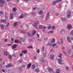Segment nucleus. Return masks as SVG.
<instances>
[{
	"mask_svg": "<svg viewBox=\"0 0 73 73\" xmlns=\"http://www.w3.org/2000/svg\"><path fill=\"white\" fill-rule=\"evenodd\" d=\"M22 53H24V54H26L27 53V50H23L22 51Z\"/></svg>",
	"mask_w": 73,
	"mask_h": 73,
	"instance_id": "32",
	"label": "nucleus"
},
{
	"mask_svg": "<svg viewBox=\"0 0 73 73\" xmlns=\"http://www.w3.org/2000/svg\"><path fill=\"white\" fill-rule=\"evenodd\" d=\"M55 39H54V38H52L51 40V42L52 43H54V42H55Z\"/></svg>",
	"mask_w": 73,
	"mask_h": 73,
	"instance_id": "23",
	"label": "nucleus"
},
{
	"mask_svg": "<svg viewBox=\"0 0 73 73\" xmlns=\"http://www.w3.org/2000/svg\"><path fill=\"white\" fill-rule=\"evenodd\" d=\"M52 29H55V27L54 26H52L51 27Z\"/></svg>",
	"mask_w": 73,
	"mask_h": 73,
	"instance_id": "44",
	"label": "nucleus"
},
{
	"mask_svg": "<svg viewBox=\"0 0 73 73\" xmlns=\"http://www.w3.org/2000/svg\"><path fill=\"white\" fill-rule=\"evenodd\" d=\"M22 68H25V65H23L22 66Z\"/></svg>",
	"mask_w": 73,
	"mask_h": 73,
	"instance_id": "63",
	"label": "nucleus"
},
{
	"mask_svg": "<svg viewBox=\"0 0 73 73\" xmlns=\"http://www.w3.org/2000/svg\"><path fill=\"white\" fill-rule=\"evenodd\" d=\"M23 62V60L21 59H20L18 61V62L19 63H21Z\"/></svg>",
	"mask_w": 73,
	"mask_h": 73,
	"instance_id": "31",
	"label": "nucleus"
},
{
	"mask_svg": "<svg viewBox=\"0 0 73 73\" xmlns=\"http://www.w3.org/2000/svg\"><path fill=\"white\" fill-rule=\"evenodd\" d=\"M32 64L31 63H29L28 65L27 66V69H29L30 68H31V65Z\"/></svg>",
	"mask_w": 73,
	"mask_h": 73,
	"instance_id": "15",
	"label": "nucleus"
},
{
	"mask_svg": "<svg viewBox=\"0 0 73 73\" xmlns=\"http://www.w3.org/2000/svg\"><path fill=\"white\" fill-rule=\"evenodd\" d=\"M60 33L62 34H64L65 33V30L63 29H62L60 31Z\"/></svg>",
	"mask_w": 73,
	"mask_h": 73,
	"instance_id": "19",
	"label": "nucleus"
},
{
	"mask_svg": "<svg viewBox=\"0 0 73 73\" xmlns=\"http://www.w3.org/2000/svg\"><path fill=\"white\" fill-rule=\"evenodd\" d=\"M37 9V7H34L33 8V10H35V9Z\"/></svg>",
	"mask_w": 73,
	"mask_h": 73,
	"instance_id": "60",
	"label": "nucleus"
},
{
	"mask_svg": "<svg viewBox=\"0 0 73 73\" xmlns=\"http://www.w3.org/2000/svg\"><path fill=\"white\" fill-rule=\"evenodd\" d=\"M56 45H57V44H56V43L54 44H52V46L53 47H54L55 46H56Z\"/></svg>",
	"mask_w": 73,
	"mask_h": 73,
	"instance_id": "47",
	"label": "nucleus"
},
{
	"mask_svg": "<svg viewBox=\"0 0 73 73\" xmlns=\"http://www.w3.org/2000/svg\"><path fill=\"white\" fill-rule=\"evenodd\" d=\"M54 55L53 54H51L50 55V60H53L54 58Z\"/></svg>",
	"mask_w": 73,
	"mask_h": 73,
	"instance_id": "12",
	"label": "nucleus"
},
{
	"mask_svg": "<svg viewBox=\"0 0 73 73\" xmlns=\"http://www.w3.org/2000/svg\"><path fill=\"white\" fill-rule=\"evenodd\" d=\"M13 14L12 13L10 14V19H13Z\"/></svg>",
	"mask_w": 73,
	"mask_h": 73,
	"instance_id": "11",
	"label": "nucleus"
},
{
	"mask_svg": "<svg viewBox=\"0 0 73 73\" xmlns=\"http://www.w3.org/2000/svg\"><path fill=\"white\" fill-rule=\"evenodd\" d=\"M61 19V20H62L63 21H65L66 20V19L65 18H63V17H62Z\"/></svg>",
	"mask_w": 73,
	"mask_h": 73,
	"instance_id": "21",
	"label": "nucleus"
},
{
	"mask_svg": "<svg viewBox=\"0 0 73 73\" xmlns=\"http://www.w3.org/2000/svg\"><path fill=\"white\" fill-rule=\"evenodd\" d=\"M61 72V70H60L59 69H56V73H60Z\"/></svg>",
	"mask_w": 73,
	"mask_h": 73,
	"instance_id": "18",
	"label": "nucleus"
},
{
	"mask_svg": "<svg viewBox=\"0 0 73 73\" xmlns=\"http://www.w3.org/2000/svg\"><path fill=\"white\" fill-rule=\"evenodd\" d=\"M8 46H11L12 44H8L7 45Z\"/></svg>",
	"mask_w": 73,
	"mask_h": 73,
	"instance_id": "64",
	"label": "nucleus"
},
{
	"mask_svg": "<svg viewBox=\"0 0 73 73\" xmlns=\"http://www.w3.org/2000/svg\"><path fill=\"white\" fill-rule=\"evenodd\" d=\"M8 57L10 59H12V56L10 55H9L8 56Z\"/></svg>",
	"mask_w": 73,
	"mask_h": 73,
	"instance_id": "39",
	"label": "nucleus"
},
{
	"mask_svg": "<svg viewBox=\"0 0 73 73\" xmlns=\"http://www.w3.org/2000/svg\"><path fill=\"white\" fill-rule=\"evenodd\" d=\"M23 54L21 53L20 54V56H23Z\"/></svg>",
	"mask_w": 73,
	"mask_h": 73,
	"instance_id": "59",
	"label": "nucleus"
},
{
	"mask_svg": "<svg viewBox=\"0 0 73 73\" xmlns=\"http://www.w3.org/2000/svg\"><path fill=\"white\" fill-rule=\"evenodd\" d=\"M67 27L68 29H70L72 28V25H71L70 24L68 25L67 26Z\"/></svg>",
	"mask_w": 73,
	"mask_h": 73,
	"instance_id": "13",
	"label": "nucleus"
},
{
	"mask_svg": "<svg viewBox=\"0 0 73 73\" xmlns=\"http://www.w3.org/2000/svg\"><path fill=\"white\" fill-rule=\"evenodd\" d=\"M0 14H4V12L3 11H0Z\"/></svg>",
	"mask_w": 73,
	"mask_h": 73,
	"instance_id": "57",
	"label": "nucleus"
},
{
	"mask_svg": "<svg viewBox=\"0 0 73 73\" xmlns=\"http://www.w3.org/2000/svg\"><path fill=\"white\" fill-rule=\"evenodd\" d=\"M46 53H44L43 54V56L44 57H46Z\"/></svg>",
	"mask_w": 73,
	"mask_h": 73,
	"instance_id": "42",
	"label": "nucleus"
},
{
	"mask_svg": "<svg viewBox=\"0 0 73 73\" xmlns=\"http://www.w3.org/2000/svg\"><path fill=\"white\" fill-rule=\"evenodd\" d=\"M13 65H12V64H9L6 65V68H10V67H13Z\"/></svg>",
	"mask_w": 73,
	"mask_h": 73,
	"instance_id": "10",
	"label": "nucleus"
},
{
	"mask_svg": "<svg viewBox=\"0 0 73 73\" xmlns=\"http://www.w3.org/2000/svg\"><path fill=\"white\" fill-rule=\"evenodd\" d=\"M18 70L19 73H21L23 72V70H22V68H21L19 67L18 68Z\"/></svg>",
	"mask_w": 73,
	"mask_h": 73,
	"instance_id": "9",
	"label": "nucleus"
},
{
	"mask_svg": "<svg viewBox=\"0 0 73 73\" xmlns=\"http://www.w3.org/2000/svg\"><path fill=\"white\" fill-rule=\"evenodd\" d=\"M42 13H43V12L41 10L38 13V15H42Z\"/></svg>",
	"mask_w": 73,
	"mask_h": 73,
	"instance_id": "30",
	"label": "nucleus"
},
{
	"mask_svg": "<svg viewBox=\"0 0 73 73\" xmlns=\"http://www.w3.org/2000/svg\"><path fill=\"white\" fill-rule=\"evenodd\" d=\"M68 54H72V50H68Z\"/></svg>",
	"mask_w": 73,
	"mask_h": 73,
	"instance_id": "17",
	"label": "nucleus"
},
{
	"mask_svg": "<svg viewBox=\"0 0 73 73\" xmlns=\"http://www.w3.org/2000/svg\"><path fill=\"white\" fill-rule=\"evenodd\" d=\"M31 15H36V13L34 12H32L31 13Z\"/></svg>",
	"mask_w": 73,
	"mask_h": 73,
	"instance_id": "43",
	"label": "nucleus"
},
{
	"mask_svg": "<svg viewBox=\"0 0 73 73\" xmlns=\"http://www.w3.org/2000/svg\"><path fill=\"white\" fill-rule=\"evenodd\" d=\"M11 41H14V39L13 38H11Z\"/></svg>",
	"mask_w": 73,
	"mask_h": 73,
	"instance_id": "49",
	"label": "nucleus"
},
{
	"mask_svg": "<svg viewBox=\"0 0 73 73\" xmlns=\"http://www.w3.org/2000/svg\"><path fill=\"white\" fill-rule=\"evenodd\" d=\"M37 52L38 53H40V49H38L37 50Z\"/></svg>",
	"mask_w": 73,
	"mask_h": 73,
	"instance_id": "51",
	"label": "nucleus"
},
{
	"mask_svg": "<svg viewBox=\"0 0 73 73\" xmlns=\"http://www.w3.org/2000/svg\"><path fill=\"white\" fill-rule=\"evenodd\" d=\"M66 70H67L68 71L69 70V68L67 66L66 67Z\"/></svg>",
	"mask_w": 73,
	"mask_h": 73,
	"instance_id": "45",
	"label": "nucleus"
},
{
	"mask_svg": "<svg viewBox=\"0 0 73 73\" xmlns=\"http://www.w3.org/2000/svg\"><path fill=\"white\" fill-rule=\"evenodd\" d=\"M28 15V14H22L20 16H19V19H22V18H24L26 16H27Z\"/></svg>",
	"mask_w": 73,
	"mask_h": 73,
	"instance_id": "3",
	"label": "nucleus"
},
{
	"mask_svg": "<svg viewBox=\"0 0 73 73\" xmlns=\"http://www.w3.org/2000/svg\"><path fill=\"white\" fill-rule=\"evenodd\" d=\"M70 34L71 35H73V30H72L70 32Z\"/></svg>",
	"mask_w": 73,
	"mask_h": 73,
	"instance_id": "46",
	"label": "nucleus"
},
{
	"mask_svg": "<svg viewBox=\"0 0 73 73\" xmlns=\"http://www.w3.org/2000/svg\"><path fill=\"white\" fill-rule=\"evenodd\" d=\"M42 50L43 51L44 50V47L43 46L42 48Z\"/></svg>",
	"mask_w": 73,
	"mask_h": 73,
	"instance_id": "56",
	"label": "nucleus"
},
{
	"mask_svg": "<svg viewBox=\"0 0 73 73\" xmlns=\"http://www.w3.org/2000/svg\"><path fill=\"white\" fill-rule=\"evenodd\" d=\"M32 33V35H35V34H36V30H33Z\"/></svg>",
	"mask_w": 73,
	"mask_h": 73,
	"instance_id": "25",
	"label": "nucleus"
},
{
	"mask_svg": "<svg viewBox=\"0 0 73 73\" xmlns=\"http://www.w3.org/2000/svg\"><path fill=\"white\" fill-rule=\"evenodd\" d=\"M13 25L14 27H16V26H17V22H16Z\"/></svg>",
	"mask_w": 73,
	"mask_h": 73,
	"instance_id": "33",
	"label": "nucleus"
},
{
	"mask_svg": "<svg viewBox=\"0 0 73 73\" xmlns=\"http://www.w3.org/2000/svg\"><path fill=\"white\" fill-rule=\"evenodd\" d=\"M51 28V26L50 25H49L48 27V29H50Z\"/></svg>",
	"mask_w": 73,
	"mask_h": 73,
	"instance_id": "38",
	"label": "nucleus"
},
{
	"mask_svg": "<svg viewBox=\"0 0 73 73\" xmlns=\"http://www.w3.org/2000/svg\"><path fill=\"white\" fill-rule=\"evenodd\" d=\"M42 26L41 25H39L38 26V28L39 29H42Z\"/></svg>",
	"mask_w": 73,
	"mask_h": 73,
	"instance_id": "29",
	"label": "nucleus"
},
{
	"mask_svg": "<svg viewBox=\"0 0 73 73\" xmlns=\"http://www.w3.org/2000/svg\"><path fill=\"white\" fill-rule=\"evenodd\" d=\"M49 13H50V12H48L47 13L46 18V19H45L46 21H47V20H48V19L49 18Z\"/></svg>",
	"mask_w": 73,
	"mask_h": 73,
	"instance_id": "8",
	"label": "nucleus"
},
{
	"mask_svg": "<svg viewBox=\"0 0 73 73\" xmlns=\"http://www.w3.org/2000/svg\"><path fill=\"white\" fill-rule=\"evenodd\" d=\"M27 35L28 36H31L30 33H27Z\"/></svg>",
	"mask_w": 73,
	"mask_h": 73,
	"instance_id": "54",
	"label": "nucleus"
},
{
	"mask_svg": "<svg viewBox=\"0 0 73 73\" xmlns=\"http://www.w3.org/2000/svg\"><path fill=\"white\" fill-rule=\"evenodd\" d=\"M17 46V45L16 44H14L12 46L11 48L12 49H15Z\"/></svg>",
	"mask_w": 73,
	"mask_h": 73,
	"instance_id": "7",
	"label": "nucleus"
},
{
	"mask_svg": "<svg viewBox=\"0 0 73 73\" xmlns=\"http://www.w3.org/2000/svg\"><path fill=\"white\" fill-rule=\"evenodd\" d=\"M59 15H60V14L57 13H56L55 14V15L56 16H58Z\"/></svg>",
	"mask_w": 73,
	"mask_h": 73,
	"instance_id": "52",
	"label": "nucleus"
},
{
	"mask_svg": "<svg viewBox=\"0 0 73 73\" xmlns=\"http://www.w3.org/2000/svg\"><path fill=\"white\" fill-rule=\"evenodd\" d=\"M35 68L36 66H35V64H33L31 66V68L32 69H35Z\"/></svg>",
	"mask_w": 73,
	"mask_h": 73,
	"instance_id": "20",
	"label": "nucleus"
},
{
	"mask_svg": "<svg viewBox=\"0 0 73 73\" xmlns=\"http://www.w3.org/2000/svg\"><path fill=\"white\" fill-rule=\"evenodd\" d=\"M62 56V54L61 53H60L59 55H58V57H60V58H62V57H61V56Z\"/></svg>",
	"mask_w": 73,
	"mask_h": 73,
	"instance_id": "27",
	"label": "nucleus"
},
{
	"mask_svg": "<svg viewBox=\"0 0 73 73\" xmlns=\"http://www.w3.org/2000/svg\"><path fill=\"white\" fill-rule=\"evenodd\" d=\"M5 3L4 0H0V7H3Z\"/></svg>",
	"mask_w": 73,
	"mask_h": 73,
	"instance_id": "4",
	"label": "nucleus"
},
{
	"mask_svg": "<svg viewBox=\"0 0 73 73\" xmlns=\"http://www.w3.org/2000/svg\"><path fill=\"white\" fill-rule=\"evenodd\" d=\"M47 45L48 46H50L52 45V43L51 42H48L47 44Z\"/></svg>",
	"mask_w": 73,
	"mask_h": 73,
	"instance_id": "26",
	"label": "nucleus"
},
{
	"mask_svg": "<svg viewBox=\"0 0 73 73\" xmlns=\"http://www.w3.org/2000/svg\"><path fill=\"white\" fill-rule=\"evenodd\" d=\"M60 40L61 41V43H62V44H63V40H62V39H61Z\"/></svg>",
	"mask_w": 73,
	"mask_h": 73,
	"instance_id": "58",
	"label": "nucleus"
},
{
	"mask_svg": "<svg viewBox=\"0 0 73 73\" xmlns=\"http://www.w3.org/2000/svg\"><path fill=\"white\" fill-rule=\"evenodd\" d=\"M33 48V47H32V46H29L27 47V48L28 49H32Z\"/></svg>",
	"mask_w": 73,
	"mask_h": 73,
	"instance_id": "34",
	"label": "nucleus"
},
{
	"mask_svg": "<svg viewBox=\"0 0 73 73\" xmlns=\"http://www.w3.org/2000/svg\"><path fill=\"white\" fill-rule=\"evenodd\" d=\"M66 38L68 42H71V40L70 39L69 37L67 36L66 37Z\"/></svg>",
	"mask_w": 73,
	"mask_h": 73,
	"instance_id": "16",
	"label": "nucleus"
},
{
	"mask_svg": "<svg viewBox=\"0 0 73 73\" xmlns=\"http://www.w3.org/2000/svg\"><path fill=\"white\" fill-rule=\"evenodd\" d=\"M37 57H36V56H34V59H35V60H37Z\"/></svg>",
	"mask_w": 73,
	"mask_h": 73,
	"instance_id": "61",
	"label": "nucleus"
},
{
	"mask_svg": "<svg viewBox=\"0 0 73 73\" xmlns=\"http://www.w3.org/2000/svg\"><path fill=\"white\" fill-rule=\"evenodd\" d=\"M48 72H53V70L52 69V68L50 67L48 68Z\"/></svg>",
	"mask_w": 73,
	"mask_h": 73,
	"instance_id": "14",
	"label": "nucleus"
},
{
	"mask_svg": "<svg viewBox=\"0 0 73 73\" xmlns=\"http://www.w3.org/2000/svg\"><path fill=\"white\" fill-rule=\"evenodd\" d=\"M58 63H59V64H60V65H64V63L62 62H63L62 59L59 58L58 59Z\"/></svg>",
	"mask_w": 73,
	"mask_h": 73,
	"instance_id": "1",
	"label": "nucleus"
},
{
	"mask_svg": "<svg viewBox=\"0 0 73 73\" xmlns=\"http://www.w3.org/2000/svg\"><path fill=\"white\" fill-rule=\"evenodd\" d=\"M53 33V31H49L48 32V34H49V33Z\"/></svg>",
	"mask_w": 73,
	"mask_h": 73,
	"instance_id": "36",
	"label": "nucleus"
},
{
	"mask_svg": "<svg viewBox=\"0 0 73 73\" xmlns=\"http://www.w3.org/2000/svg\"><path fill=\"white\" fill-rule=\"evenodd\" d=\"M46 26H44L43 27H42V29H46Z\"/></svg>",
	"mask_w": 73,
	"mask_h": 73,
	"instance_id": "53",
	"label": "nucleus"
},
{
	"mask_svg": "<svg viewBox=\"0 0 73 73\" xmlns=\"http://www.w3.org/2000/svg\"><path fill=\"white\" fill-rule=\"evenodd\" d=\"M44 40L45 41H46L48 40V38H44Z\"/></svg>",
	"mask_w": 73,
	"mask_h": 73,
	"instance_id": "62",
	"label": "nucleus"
},
{
	"mask_svg": "<svg viewBox=\"0 0 73 73\" xmlns=\"http://www.w3.org/2000/svg\"><path fill=\"white\" fill-rule=\"evenodd\" d=\"M21 33H23V34H25V31H22L21 32Z\"/></svg>",
	"mask_w": 73,
	"mask_h": 73,
	"instance_id": "55",
	"label": "nucleus"
},
{
	"mask_svg": "<svg viewBox=\"0 0 73 73\" xmlns=\"http://www.w3.org/2000/svg\"><path fill=\"white\" fill-rule=\"evenodd\" d=\"M38 23H39V21H37L35 22L33 24V26L34 27H37V25H38Z\"/></svg>",
	"mask_w": 73,
	"mask_h": 73,
	"instance_id": "5",
	"label": "nucleus"
},
{
	"mask_svg": "<svg viewBox=\"0 0 73 73\" xmlns=\"http://www.w3.org/2000/svg\"><path fill=\"white\" fill-rule=\"evenodd\" d=\"M40 61H41V62H42L43 63H44V62H45V61L44 59H42V60H40Z\"/></svg>",
	"mask_w": 73,
	"mask_h": 73,
	"instance_id": "41",
	"label": "nucleus"
},
{
	"mask_svg": "<svg viewBox=\"0 0 73 73\" xmlns=\"http://www.w3.org/2000/svg\"><path fill=\"white\" fill-rule=\"evenodd\" d=\"M6 23V27H8V26L9 25V23L7 22V23Z\"/></svg>",
	"mask_w": 73,
	"mask_h": 73,
	"instance_id": "50",
	"label": "nucleus"
},
{
	"mask_svg": "<svg viewBox=\"0 0 73 73\" xmlns=\"http://www.w3.org/2000/svg\"><path fill=\"white\" fill-rule=\"evenodd\" d=\"M62 1V0H58L55 1H53L52 2V4L53 5H55L56 4V3H59V2H61Z\"/></svg>",
	"mask_w": 73,
	"mask_h": 73,
	"instance_id": "6",
	"label": "nucleus"
},
{
	"mask_svg": "<svg viewBox=\"0 0 73 73\" xmlns=\"http://www.w3.org/2000/svg\"><path fill=\"white\" fill-rule=\"evenodd\" d=\"M35 71L36 72H39L40 70L38 68H36L35 70Z\"/></svg>",
	"mask_w": 73,
	"mask_h": 73,
	"instance_id": "28",
	"label": "nucleus"
},
{
	"mask_svg": "<svg viewBox=\"0 0 73 73\" xmlns=\"http://www.w3.org/2000/svg\"><path fill=\"white\" fill-rule=\"evenodd\" d=\"M72 13V12L71 11L68 10L67 11V17L68 18H70V17H71V14Z\"/></svg>",
	"mask_w": 73,
	"mask_h": 73,
	"instance_id": "2",
	"label": "nucleus"
},
{
	"mask_svg": "<svg viewBox=\"0 0 73 73\" xmlns=\"http://www.w3.org/2000/svg\"><path fill=\"white\" fill-rule=\"evenodd\" d=\"M0 25L1 27V28L3 30L4 29V25L2 24H1Z\"/></svg>",
	"mask_w": 73,
	"mask_h": 73,
	"instance_id": "22",
	"label": "nucleus"
},
{
	"mask_svg": "<svg viewBox=\"0 0 73 73\" xmlns=\"http://www.w3.org/2000/svg\"><path fill=\"white\" fill-rule=\"evenodd\" d=\"M20 40H21V41H22L23 42H24V41H25L24 38H23L22 37H20Z\"/></svg>",
	"mask_w": 73,
	"mask_h": 73,
	"instance_id": "35",
	"label": "nucleus"
},
{
	"mask_svg": "<svg viewBox=\"0 0 73 73\" xmlns=\"http://www.w3.org/2000/svg\"><path fill=\"white\" fill-rule=\"evenodd\" d=\"M13 11L15 12L16 11H17L15 7L13 8Z\"/></svg>",
	"mask_w": 73,
	"mask_h": 73,
	"instance_id": "37",
	"label": "nucleus"
},
{
	"mask_svg": "<svg viewBox=\"0 0 73 73\" xmlns=\"http://www.w3.org/2000/svg\"><path fill=\"white\" fill-rule=\"evenodd\" d=\"M14 42L15 43H18L19 42V40H15Z\"/></svg>",
	"mask_w": 73,
	"mask_h": 73,
	"instance_id": "40",
	"label": "nucleus"
},
{
	"mask_svg": "<svg viewBox=\"0 0 73 73\" xmlns=\"http://www.w3.org/2000/svg\"><path fill=\"white\" fill-rule=\"evenodd\" d=\"M4 55H5V56H7V55L8 54V52L7 51H5L4 52Z\"/></svg>",
	"mask_w": 73,
	"mask_h": 73,
	"instance_id": "24",
	"label": "nucleus"
},
{
	"mask_svg": "<svg viewBox=\"0 0 73 73\" xmlns=\"http://www.w3.org/2000/svg\"><path fill=\"white\" fill-rule=\"evenodd\" d=\"M5 21H6V20L5 19L1 20V22H5Z\"/></svg>",
	"mask_w": 73,
	"mask_h": 73,
	"instance_id": "48",
	"label": "nucleus"
}]
</instances>
